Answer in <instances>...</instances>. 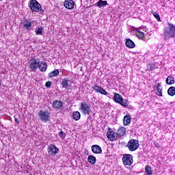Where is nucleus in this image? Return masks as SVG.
<instances>
[{"label": "nucleus", "mask_w": 175, "mask_h": 175, "mask_svg": "<svg viewBox=\"0 0 175 175\" xmlns=\"http://www.w3.org/2000/svg\"><path fill=\"white\" fill-rule=\"evenodd\" d=\"M163 36L164 39H170L175 36V25L168 23L167 27L163 29Z\"/></svg>", "instance_id": "f257e3e1"}, {"label": "nucleus", "mask_w": 175, "mask_h": 175, "mask_svg": "<svg viewBox=\"0 0 175 175\" xmlns=\"http://www.w3.org/2000/svg\"><path fill=\"white\" fill-rule=\"evenodd\" d=\"M113 99L116 103H119V105H121V106L124 107H128V106H129V101L126 99H124L122 96L118 93L113 94Z\"/></svg>", "instance_id": "f03ea898"}, {"label": "nucleus", "mask_w": 175, "mask_h": 175, "mask_svg": "<svg viewBox=\"0 0 175 175\" xmlns=\"http://www.w3.org/2000/svg\"><path fill=\"white\" fill-rule=\"evenodd\" d=\"M40 64V60H39V59H36L35 57L31 58L28 62V68L29 69V72H33V73H35L36 70H38Z\"/></svg>", "instance_id": "7ed1b4c3"}, {"label": "nucleus", "mask_w": 175, "mask_h": 175, "mask_svg": "<svg viewBox=\"0 0 175 175\" xmlns=\"http://www.w3.org/2000/svg\"><path fill=\"white\" fill-rule=\"evenodd\" d=\"M140 144H139V140L131 139L129 141L126 147L129 150V151H136L137 148H139Z\"/></svg>", "instance_id": "20e7f679"}, {"label": "nucleus", "mask_w": 175, "mask_h": 175, "mask_svg": "<svg viewBox=\"0 0 175 175\" xmlns=\"http://www.w3.org/2000/svg\"><path fill=\"white\" fill-rule=\"evenodd\" d=\"M79 110H81L83 114L90 116V114L91 113V105L85 102H83L81 103Z\"/></svg>", "instance_id": "39448f33"}, {"label": "nucleus", "mask_w": 175, "mask_h": 175, "mask_svg": "<svg viewBox=\"0 0 175 175\" xmlns=\"http://www.w3.org/2000/svg\"><path fill=\"white\" fill-rule=\"evenodd\" d=\"M29 8L32 12H36L37 13L42 12V5L36 0H31L30 1Z\"/></svg>", "instance_id": "423d86ee"}, {"label": "nucleus", "mask_w": 175, "mask_h": 175, "mask_svg": "<svg viewBox=\"0 0 175 175\" xmlns=\"http://www.w3.org/2000/svg\"><path fill=\"white\" fill-rule=\"evenodd\" d=\"M38 116L42 122H49L50 121V113L48 111L40 110Z\"/></svg>", "instance_id": "0eeeda50"}, {"label": "nucleus", "mask_w": 175, "mask_h": 175, "mask_svg": "<svg viewBox=\"0 0 175 175\" xmlns=\"http://www.w3.org/2000/svg\"><path fill=\"white\" fill-rule=\"evenodd\" d=\"M123 165L131 166L133 163V157L130 154H125L122 159Z\"/></svg>", "instance_id": "6e6552de"}, {"label": "nucleus", "mask_w": 175, "mask_h": 175, "mask_svg": "<svg viewBox=\"0 0 175 175\" xmlns=\"http://www.w3.org/2000/svg\"><path fill=\"white\" fill-rule=\"evenodd\" d=\"M48 154L51 157H55L57 154H58V152L59 151V149L55 146V145L51 144L48 146Z\"/></svg>", "instance_id": "1a4fd4ad"}, {"label": "nucleus", "mask_w": 175, "mask_h": 175, "mask_svg": "<svg viewBox=\"0 0 175 175\" xmlns=\"http://www.w3.org/2000/svg\"><path fill=\"white\" fill-rule=\"evenodd\" d=\"M107 137L111 142H114L118 139V135H117V133L109 129L107 132Z\"/></svg>", "instance_id": "9d476101"}, {"label": "nucleus", "mask_w": 175, "mask_h": 175, "mask_svg": "<svg viewBox=\"0 0 175 175\" xmlns=\"http://www.w3.org/2000/svg\"><path fill=\"white\" fill-rule=\"evenodd\" d=\"M21 27L23 31H31L32 29V22L25 20L23 22H21Z\"/></svg>", "instance_id": "9b49d317"}, {"label": "nucleus", "mask_w": 175, "mask_h": 175, "mask_svg": "<svg viewBox=\"0 0 175 175\" xmlns=\"http://www.w3.org/2000/svg\"><path fill=\"white\" fill-rule=\"evenodd\" d=\"M92 90L95 91L96 94H101V95H105L107 96L109 95V93L105 90L102 87L98 86V85H94L92 86Z\"/></svg>", "instance_id": "f8f14e48"}, {"label": "nucleus", "mask_w": 175, "mask_h": 175, "mask_svg": "<svg viewBox=\"0 0 175 175\" xmlns=\"http://www.w3.org/2000/svg\"><path fill=\"white\" fill-rule=\"evenodd\" d=\"M62 106H64V103L59 100H55L52 105V107L55 110H61Z\"/></svg>", "instance_id": "ddd939ff"}, {"label": "nucleus", "mask_w": 175, "mask_h": 175, "mask_svg": "<svg viewBox=\"0 0 175 175\" xmlns=\"http://www.w3.org/2000/svg\"><path fill=\"white\" fill-rule=\"evenodd\" d=\"M64 5L66 9L70 10L75 8V1L73 0H66L64 1Z\"/></svg>", "instance_id": "4468645a"}, {"label": "nucleus", "mask_w": 175, "mask_h": 175, "mask_svg": "<svg viewBox=\"0 0 175 175\" xmlns=\"http://www.w3.org/2000/svg\"><path fill=\"white\" fill-rule=\"evenodd\" d=\"M92 152L94 154H102V148L99 145H92Z\"/></svg>", "instance_id": "2eb2a0df"}, {"label": "nucleus", "mask_w": 175, "mask_h": 175, "mask_svg": "<svg viewBox=\"0 0 175 175\" xmlns=\"http://www.w3.org/2000/svg\"><path fill=\"white\" fill-rule=\"evenodd\" d=\"M109 5L107 1L99 0L97 3L94 4V6H98V8H103L105 6Z\"/></svg>", "instance_id": "dca6fc26"}, {"label": "nucleus", "mask_w": 175, "mask_h": 175, "mask_svg": "<svg viewBox=\"0 0 175 175\" xmlns=\"http://www.w3.org/2000/svg\"><path fill=\"white\" fill-rule=\"evenodd\" d=\"M70 80L62 79L61 85H62V88H65L66 90H68V88H69V87H70Z\"/></svg>", "instance_id": "f3484780"}, {"label": "nucleus", "mask_w": 175, "mask_h": 175, "mask_svg": "<svg viewBox=\"0 0 175 175\" xmlns=\"http://www.w3.org/2000/svg\"><path fill=\"white\" fill-rule=\"evenodd\" d=\"M47 63H43V62H40L38 69L40 70V72H46L48 68Z\"/></svg>", "instance_id": "a211bd4d"}, {"label": "nucleus", "mask_w": 175, "mask_h": 175, "mask_svg": "<svg viewBox=\"0 0 175 175\" xmlns=\"http://www.w3.org/2000/svg\"><path fill=\"white\" fill-rule=\"evenodd\" d=\"M126 132V129L125 127H120L117 131L116 134L118 135V137H121L122 136H124Z\"/></svg>", "instance_id": "6ab92c4d"}, {"label": "nucleus", "mask_w": 175, "mask_h": 175, "mask_svg": "<svg viewBox=\"0 0 175 175\" xmlns=\"http://www.w3.org/2000/svg\"><path fill=\"white\" fill-rule=\"evenodd\" d=\"M126 46L129 49H135V46H136L135 44V42L132 41L131 39L126 40Z\"/></svg>", "instance_id": "aec40b11"}, {"label": "nucleus", "mask_w": 175, "mask_h": 175, "mask_svg": "<svg viewBox=\"0 0 175 175\" xmlns=\"http://www.w3.org/2000/svg\"><path fill=\"white\" fill-rule=\"evenodd\" d=\"M174 77L173 76H168L165 80V83L168 85H172V84H174Z\"/></svg>", "instance_id": "412c9836"}, {"label": "nucleus", "mask_w": 175, "mask_h": 175, "mask_svg": "<svg viewBox=\"0 0 175 175\" xmlns=\"http://www.w3.org/2000/svg\"><path fill=\"white\" fill-rule=\"evenodd\" d=\"M131 117L129 116V115H126L124 117V119H123V124L125 126H128V125H129V124H131Z\"/></svg>", "instance_id": "4be33fe9"}, {"label": "nucleus", "mask_w": 175, "mask_h": 175, "mask_svg": "<svg viewBox=\"0 0 175 175\" xmlns=\"http://www.w3.org/2000/svg\"><path fill=\"white\" fill-rule=\"evenodd\" d=\"M88 162H89V163H90L91 165H95V163H96V157H95V156L94 155L88 156Z\"/></svg>", "instance_id": "5701e85b"}, {"label": "nucleus", "mask_w": 175, "mask_h": 175, "mask_svg": "<svg viewBox=\"0 0 175 175\" xmlns=\"http://www.w3.org/2000/svg\"><path fill=\"white\" fill-rule=\"evenodd\" d=\"M81 114L79 111H75L72 113V118L75 120V121H79V120L81 118Z\"/></svg>", "instance_id": "b1692460"}, {"label": "nucleus", "mask_w": 175, "mask_h": 175, "mask_svg": "<svg viewBox=\"0 0 175 175\" xmlns=\"http://www.w3.org/2000/svg\"><path fill=\"white\" fill-rule=\"evenodd\" d=\"M58 75H59V70L56 69L49 73V77H50L51 79L53 77H57Z\"/></svg>", "instance_id": "393cba45"}, {"label": "nucleus", "mask_w": 175, "mask_h": 175, "mask_svg": "<svg viewBox=\"0 0 175 175\" xmlns=\"http://www.w3.org/2000/svg\"><path fill=\"white\" fill-rule=\"evenodd\" d=\"M161 87H162V84H161V83H157V95L158 96H162V88H161Z\"/></svg>", "instance_id": "a878e982"}, {"label": "nucleus", "mask_w": 175, "mask_h": 175, "mask_svg": "<svg viewBox=\"0 0 175 175\" xmlns=\"http://www.w3.org/2000/svg\"><path fill=\"white\" fill-rule=\"evenodd\" d=\"M167 94L170 96H174L175 95V87L171 86L167 90Z\"/></svg>", "instance_id": "bb28decb"}, {"label": "nucleus", "mask_w": 175, "mask_h": 175, "mask_svg": "<svg viewBox=\"0 0 175 175\" xmlns=\"http://www.w3.org/2000/svg\"><path fill=\"white\" fill-rule=\"evenodd\" d=\"M43 31H44V27H40L36 28L35 30L36 35H40V36L43 35Z\"/></svg>", "instance_id": "cd10ccee"}, {"label": "nucleus", "mask_w": 175, "mask_h": 175, "mask_svg": "<svg viewBox=\"0 0 175 175\" xmlns=\"http://www.w3.org/2000/svg\"><path fill=\"white\" fill-rule=\"evenodd\" d=\"M145 172L146 175H152V170H151V167L150 165L146 166Z\"/></svg>", "instance_id": "c85d7f7f"}, {"label": "nucleus", "mask_w": 175, "mask_h": 175, "mask_svg": "<svg viewBox=\"0 0 175 175\" xmlns=\"http://www.w3.org/2000/svg\"><path fill=\"white\" fill-rule=\"evenodd\" d=\"M135 35L139 39H143V38H144V33H143V31H137Z\"/></svg>", "instance_id": "c756f323"}, {"label": "nucleus", "mask_w": 175, "mask_h": 175, "mask_svg": "<svg viewBox=\"0 0 175 175\" xmlns=\"http://www.w3.org/2000/svg\"><path fill=\"white\" fill-rule=\"evenodd\" d=\"M153 16L155 18H157V21H161V17L159 16V14L157 12H153Z\"/></svg>", "instance_id": "7c9ffc66"}, {"label": "nucleus", "mask_w": 175, "mask_h": 175, "mask_svg": "<svg viewBox=\"0 0 175 175\" xmlns=\"http://www.w3.org/2000/svg\"><path fill=\"white\" fill-rule=\"evenodd\" d=\"M59 137H62V139H65V137H66V134L64 133V131H59Z\"/></svg>", "instance_id": "2f4dec72"}, {"label": "nucleus", "mask_w": 175, "mask_h": 175, "mask_svg": "<svg viewBox=\"0 0 175 175\" xmlns=\"http://www.w3.org/2000/svg\"><path fill=\"white\" fill-rule=\"evenodd\" d=\"M45 87H46L47 88H50V87H51V81H47L45 83Z\"/></svg>", "instance_id": "473e14b6"}, {"label": "nucleus", "mask_w": 175, "mask_h": 175, "mask_svg": "<svg viewBox=\"0 0 175 175\" xmlns=\"http://www.w3.org/2000/svg\"><path fill=\"white\" fill-rule=\"evenodd\" d=\"M14 121L16 122V124H20V120L17 118H14Z\"/></svg>", "instance_id": "72a5a7b5"}, {"label": "nucleus", "mask_w": 175, "mask_h": 175, "mask_svg": "<svg viewBox=\"0 0 175 175\" xmlns=\"http://www.w3.org/2000/svg\"><path fill=\"white\" fill-rule=\"evenodd\" d=\"M26 167H27V170H31V165H27L26 166Z\"/></svg>", "instance_id": "f704fd0d"}, {"label": "nucleus", "mask_w": 175, "mask_h": 175, "mask_svg": "<svg viewBox=\"0 0 175 175\" xmlns=\"http://www.w3.org/2000/svg\"><path fill=\"white\" fill-rule=\"evenodd\" d=\"M2 85V82L0 81V87Z\"/></svg>", "instance_id": "c9c22d12"}, {"label": "nucleus", "mask_w": 175, "mask_h": 175, "mask_svg": "<svg viewBox=\"0 0 175 175\" xmlns=\"http://www.w3.org/2000/svg\"><path fill=\"white\" fill-rule=\"evenodd\" d=\"M1 1H3V0H0V2H1Z\"/></svg>", "instance_id": "e433bc0d"}]
</instances>
